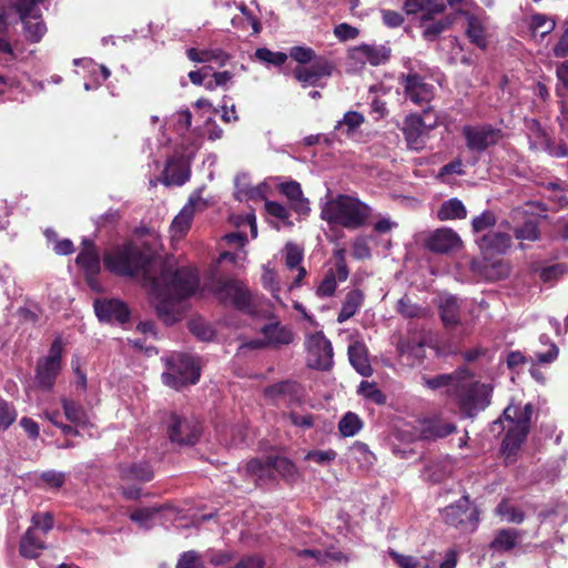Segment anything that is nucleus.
<instances>
[{
	"label": "nucleus",
	"mask_w": 568,
	"mask_h": 568,
	"mask_svg": "<svg viewBox=\"0 0 568 568\" xmlns=\"http://www.w3.org/2000/svg\"><path fill=\"white\" fill-rule=\"evenodd\" d=\"M146 281L152 305L166 325L180 321L184 310L183 301L197 290L200 283L197 273L186 267L174 272L164 270L158 277L146 276Z\"/></svg>",
	"instance_id": "obj_1"
},
{
	"label": "nucleus",
	"mask_w": 568,
	"mask_h": 568,
	"mask_svg": "<svg viewBox=\"0 0 568 568\" xmlns=\"http://www.w3.org/2000/svg\"><path fill=\"white\" fill-rule=\"evenodd\" d=\"M371 215L372 207L356 196L347 194L329 196L328 192L321 201V219L328 225L358 230L366 225Z\"/></svg>",
	"instance_id": "obj_2"
},
{
	"label": "nucleus",
	"mask_w": 568,
	"mask_h": 568,
	"mask_svg": "<svg viewBox=\"0 0 568 568\" xmlns=\"http://www.w3.org/2000/svg\"><path fill=\"white\" fill-rule=\"evenodd\" d=\"M104 266L111 273L121 276H134L145 271L149 256L133 244L116 245L105 252Z\"/></svg>",
	"instance_id": "obj_3"
},
{
	"label": "nucleus",
	"mask_w": 568,
	"mask_h": 568,
	"mask_svg": "<svg viewBox=\"0 0 568 568\" xmlns=\"http://www.w3.org/2000/svg\"><path fill=\"white\" fill-rule=\"evenodd\" d=\"M166 371L162 374L165 386L175 388L194 385L201 375L200 362L196 357L178 353L165 359Z\"/></svg>",
	"instance_id": "obj_4"
},
{
	"label": "nucleus",
	"mask_w": 568,
	"mask_h": 568,
	"mask_svg": "<svg viewBox=\"0 0 568 568\" xmlns=\"http://www.w3.org/2000/svg\"><path fill=\"white\" fill-rule=\"evenodd\" d=\"M442 517L446 525L460 531H474L479 521V510L471 504L469 495L465 494L456 503L446 506Z\"/></svg>",
	"instance_id": "obj_5"
},
{
	"label": "nucleus",
	"mask_w": 568,
	"mask_h": 568,
	"mask_svg": "<svg viewBox=\"0 0 568 568\" xmlns=\"http://www.w3.org/2000/svg\"><path fill=\"white\" fill-rule=\"evenodd\" d=\"M44 1L45 0H14L13 2V7L23 23L24 36L30 42H39L47 32L40 9V6Z\"/></svg>",
	"instance_id": "obj_6"
},
{
	"label": "nucleus",
	"mask_w": 568,
	"mask_h": 568,
	"mask_svg": "<svg viewBox=\"0 0 568 568\" xmlns=\"http://www.w3.org/2000/svg\"><path fill=\"white\" fill-rule=\"evenodd\" d=\"M462 134L467 149L476 155H481L489 148L498 144L504 135L500 129L488 123L465 125Z\"/></svg>",
	"instance_id": "obj_7"
},
{
	"label": "nucleus",
	"mask_w": 568,
	"mask_h": 568,
	"mask_svg": "<svg viewBox=\"0 0 568 568\" xmlns=\"http://www.w3.org/2000/svg\"><path fill=\"white\" fill-rule=\"evenodd\" d=\"M415 429L420 440L436 442L456 433L457 426L443 413L432 412L416 420Z\"/></svg>",
	"instance_id": "obj_8"
},
{
	"label": "nucleus",
	"mask_w": 568,
	"mask_h": 568,
	"mask_svg": "<svg viewBox=\"0 0 568 568\" xmlns=\"http://www.w3.org/2000/svg\"><path fill=\"white\" fill-rule=\"evenodd\" d=\"M63 343L57 337L45 357L38 361L36 379L41 387L51 388L61 371Z\"/></svg>",
	"instance_id": "obj_9"
},
{
	"label": "nucleus",
	"mask_w": 568,
	"mask_h": 568,
	"mask_svg": "<svg viewBox=\"0 0 568 568\" xmlns=\"http://www.w3.org/2000/svg\"><path fill=\"white\" fill-rule=\"evenodd\" d=\"M305 346L310 367L323 371L331 368L333 365V347L322 332L308 335Z\"/></svg>",
	"instance_id": "obj_10"
},
{
	"label": "nucleus",
	"mask_w": 568,
	"mask_h": 568,
	"mask_svg": "<svg viewBox=\"0 0 568 568\" xmlns=\"http://www.w3.org/2000/svg\"><path fill=\"white\" fill-rule=\"evenodd\" d=\"M202 434L201 423L195 417L171 415L168 435L172 443L194 445Z\"/></svg>",
	"instance_id": "obj_11"
},
{
	"label": "nucleus",
	"mask_w": 568,
	"mask_h": 568,
	"mask_svg": "<svg viewBox=\"0 0 568 568\" xmlns=\"http://www.w3.org/2000/svg\"><path fill=\"white\" fill-rule=\"evenodd\" d=\"M217 295L221 301L233 305L235 308L253 313V296L248 288L241 282L231 280L224 282L217 291Z\"/></svg>",
	"instance_id": "obj_12"
},
{
	"label": "nucleus",
	"mask_w": 568,
	"mask_h": 568,
	"mask_svg": "<svg viewBox=\"0 0 568 568\" xmlns=\"http://www.w3.org/2000/svg\"><path fill=\"white\" fill-rule=\"evenodd\" d=\"M334 65L325 58H316L310 65H298L294 69V78L302 87H315L324 78L332 75Z\"/></svg>",
	"instance_id": "obj_13"
},
{
	"label": "nucleus",
	"mask_w": 568,
	"mask_h": 568,
	"mask_svg": "<svg viewBox=\"0 0 568 568\" xmlns=\"http://www.w3.org/2000/svg\"><path fill=\"white\" fill-rule=\"evenodd\" d=\"M399 83L404 88L405 97L417 105L428 103L433 98L434 87L416 72L400 75Z\"/></svg>",
	"instance_id": "obj_14"
},
{
	"label": "nucleus",
	"mask_w": 568,
	"mask_h": 568,
	"mask_svg": "<svg viewBox=\"0 0 568 568\" xmlns=\"http://www.w3.org/2000/svg\"><path fill=\"white\" fill-rule=\"evenodd\" d=\"M202 190L203 187L197 189L191 194L187 203L172 221L171 231L174 236H183L191 225L193 214L206 209L207 202L201 196Z\"/></svg>",
	"instance_id": "obj_15"
},
{
	"label": "nucleus",
	"mask_w": 568,
	"mask_h": 568,
	"mask_svg": "<svg viewBox=\"0 0 568 568\" xmlns=\"http://www.w3.org/2000/svg\"><path fill=\"white\" fill-rule=\"evenodd\" d=\"M94 312L100 322H118L123 324L129 321L128 305L119 298H98L94 301Z\"/></svg>",
	"instance_id": "obj_16"
},
{
	"label": "nucleus",
	"mask_w": 568,
	"mask_h": 568,
	"mask_svg": "<svg viewBox=\"0 0 568 568\" xmlns=\"http://www.w3.org/2000/svg\"><path fill=\"white\" fill-rule=\"evenodd\" d=\"M392 54V49L386 44L363 43L349 50V59L356 63H369L372 65L385 64Z\"/></svg>",
	"instance_id": "obj_17"
},
{
	"label": "nucleus",
	"mask_w": 568,
	"mask_h": 568,
	"mask_svg": "<svg viewBox=\"0 0 568 568\" xmlns=\"http://www.w3.org/2000/svg\"><path fill=\"white\" fill-rule=\"evenodd\" d=\"M471 375L465 367L456 369L452 374H440L433 378L426 379V386L433 389L440 387H453L454 390H474L470 384Z\"/></svg>",
	"instance_id": "obj_18"
},
{
	"label": "nucleus",
	"mask_w": 568,
	"mask_h": 568,
	"mask_svg": "<svg viewBox=\"0 0 568 568\" xmlns=\"http://www.w3.org/2000/svg\"><path fill=\"white\" fill-rule=\"evenodd\" d=\"M429 128L418 114H410L404 121L403 132L409 149L419 150L425 145Z\"/></svg>",
	"instance_id": "obj_19"
},
{
	"label": "nucleus",
	"mask_w": 568,
	"mask_h": 568,
	"mask_svg": "<svg viewBox=\"0 0 568 568\" xmlns=\"http://www.w3.org/2000/svg\"><path fill=\"white\" fill-rule=\"evenodd\" d=\"M119 477L123 481L149 483L154 478L150 463L145 460L121 463L118 466Z\"/></svg>",
	"instance_id": "obj_20"
},
{
	"label": "nucleus",
	"mask_w": 568,
	"mask_h": 568,
	"mask_svg": "<svg viewBox=\"0 0 568 568\" xmlns=\"http://www.w3.org/2000/svg\"><path fill=\"white\" fill-rule=\"evenodd\" d=\"M460 239L456 232L450 229H438L433 232L427 241L426 245L429 251L435 253H448L456 250L460 245Z\"/></svg>",
	"instance_id": "obj_21"
},
{
	"label": "nucleus",
	"mask_w": 568,
	"mask_h": 568,
	"mask_svg": "<svg viewBox=\"0 0 568 568\" xmlns=\"http://www.w3.org/2000/svg\"><path fill=\"white\" fill-rule=\"evenodd\" d=\"M476 243L488 254H504L511 245V236L503 231H488L477 236Z\"/></svg>",
	"instance_id": "obj_22"
},
{
	"label": "nucleus",
	"mask_w": 568,
	"mask_h": 568,
	"mask_svg": "<svg viewBox=\"0 0 568 568\" xmlns=\"http://www.w3.org/2000/svg\"><path fill=\"white\" fill-rule=\"evenodd\" d=\"M47 549L45 537L39 531L28 528L21 536L19 542V554L26 559H37L41 552Z\"/></svg>",
	"instance_id": "obj_23"
},
{
	"label": "nucleus",
	"mask_w": 568,
	"mask_h": 568,
	"mask_svg": "<svg viewBox=\"0 0 568 568\" xmlns=\"http://www.w3.org/2000/svg\"><path fill=\"white\" fill-rule=\"evenodd\" d=\"M490 403L489 393H463L458 399L460 413L465 417H475Z\"/></svg>",
	"instance_id": "obj_24"
},
{
	"label": "nucleus",
	"mask_w": 568,
	"mask_h": 568,
	"mask_svg": "<svg viewBox=\"0 0 568 568\" xmlns=\"http://www.w3.org/2000/svg\"><path fill=\"white\" fill-rule=\"evenodd\" d=\"M454 18L450 16L440 19H434L429 13H423L420 17V27L423 28V38L426 41H435L444 31L453 24Z\"/></svg>",
	"instance_id": "obj_25"
},
{
	"label": "nucleus",
	"mask_w": 568,
	"mask_h": 568,
	"mask_svg": "<svg viewBox=\"0 0 568 568\" xmlns=\"http://www.w3.org/2000/svg\"><path fill=\"white\" fill-rule=\"evenodd\" d=\"M508 424L507 433L501 443V452L509 457L519 450L529 434V429L516 423Z\"/></svg>",
	"instance_id": "obj_26"
},
{
	"label": "nucleus",
	"mask_w": 568,
	"mask_h": 568,
	"mask_svg": "<svg viewBox=\"0 0 568 568\" xmlns=\"http://www.w3.org/2000/svg\"><path fill=\"white\" fill-rule=\"evenodd\" d=\"M280 191L292 202V209L301 214L307 215L311 211L310 202L304 197L301 184L296 181L282 183Z\"/></svg>",
	"instance_id": "obj_27"
},
{
	"label": "nucleus",
	"mask_w": 568,
	"mask_h": 568,
	"mask_svg": "<svg viewBox=\"0 0 568 568\" xmlns=\"http://www.w3.org/2000/svg\"><path fill=\"white\" fill-rule=\"evenodd\" d=\"M348 358L352 366L362 376L367 377L372 374L373 368L367 356V348L363 342L355 341L348 345Z\"/></svg>",
	"instance_id": "obj_28"
},
{
	"label": "nucleus",
	"mask_w": 568,
	"mask_h": 568,
	"mask_svg": "<svg viewBox=\"0 0 568 568\" xmlns=\"http://www.w3.org/2000/svg\"><path fill=\"white\" fill-rule=\"evenodd\" d=\"M83 251L77 256V264L85 271V274L98 275L101 268L100 256L91 241L83 240Z\"/></svg>",
	"instance_id": "obj_29"
},
{
	"label": "nucleus",
	"mask_w": 568,
	"mask_h": 568,
	"mask_svg": "<svg viewBox=\"0 0 568 568\" xmlns=\"http://www.w3.org/2000/svg\"><path fill=\"white\" fill-rule=\"evenodd\" d=\"M164 174L166 184L183 185L190 178V170L184 161L171 158L168 160Z\"/></svg>",
	"instance_id": "obj_30"
},
{
	"label": "nucleus",
	"mask_w": 568,
	"mask_h": 568,
	"mask_svg": "<svg viewBox=\"0 0 568 568\" xmlns=\"http://www.w3.org/2000/svg\"><path fill=\"white\" fill-rule=\"evenodd\" d=\"M267 345H287L293 341L292 332L278 322L270 323L262 328Z\"/></svg>",
	"instance_id": "obj_31"
},
{
	"label": "nucleus",
	"mask_w": 568,
	"mask_h": 568,
	"mask_svg": "<svg viewBox=\"0 0 568 568\" xmlns=\"http://www.w3.org/2000/svg\"><path fill=\"white\" fill-rule=\"evenodd\" d=\"M459 301L457 297L448 295L442 298L439 305L440 318L446 327H455L460 322Z\"/></svg>",
	"instance_id": "obj_32"
},
{
	"label": "nucleus",
	"mask_w": 568,
	"mask_h": 568,
	"mask_svg": "<svg viewBox=\"0 0 568 568\" xmlns=\"http://www.w3.org/2000/svg\"><path fill=\"white\" fill-rule=\"evenodd\" d=\"M397 349L400 358L408 365L420 363L425 357V345L423 342H399Z\"/></svg>",
	"instance_id": "obj_33"
},
{
	"label": "nucleus",
	"mask_w": 568,
	"mask_h": 568,
	"mask_svg": "<svg viewBox=\"0 0 568 568\" xmlns=\"http://www.w3.org/2000/svg\"><path fill=\"white\" fill-rule=\"evenodd\" d=\"M365 122V116L356 111H348L343 119L337 121L334 131L338 134L352 138L358 128Z\"/></svg>",
	"instance_id": "obj_34"
},
{
	"label": "nucleus",
	"mask_w": 568,
	"mask_h": 568,
	"mask_svg": "<svg viewBox=\"0 0 568 568\" xmlns=\"http://www.w3.org/2000/svg\"><path fill=\"white\" fill-rule=\"evenodd\" d=\"M519 536L520 535L516 529H500L497 531L494 540L490 542V548L499 552L509 551L516 547Z\"/></svg>",
	"instance_id": "obj_35"
},
{
	"label": "nucleus",
	"mask_w": 568,
	"mask_h": 568,
	"mask_svg": "<svg viewBox=\"0 0 568 568\" xmlns=\"http://www.w3.org/2000/svg\"><path fill=\"white\" fill-rule=\"evenodd\" d=\"M467 215V210L457 197L449 199L442 203L437 216L440 221L462 220Z\"/></svg>",
	"instance_id": "obj_36"
},
{
	"label": "nucleus",
	"mask_w": 568,
	"mask_h": 568,
	"mask_svg": "<svg viewBox=\"0 0 568 568\" xmlns=\"http://www.w3.org/2000/svg\"><path fill=\"white\" fill-rule=\"evenodd\" d=\"M532 412L534 409L530 403L526 404L523 409L510 404L505 408L503 416L508 423H516L519 426H525L530 429Z\"/></svg>",
	"instance_id": "obj_37"
},
{
	"label": "nucleus",
	"mask_w": 568,
	"mask_h": 568,
	"mask_svg": "<svg viewBox=\"0 0 568 568\" xmlns=\"http://www.w3.org/2000/svg\"><path fill=\"white\" fill-rule=\"evenodd\" d=\"M363 293L359 290H353L346 294L341 312L337 316L338 323H344L356 314L363 303Z\"/></svg>",
	"instance_id": "obj_38"
},
{
	"label": "nucleus",
	"mask_w": 568,
	"mask_h": 568,
	"mask_svg": "<svg viewBox=\"0 0 568 568\" xmlns=\"http://www.w3.org/2000/svg\"><path fill=\"white\" fill-rule=\"evenodd\" d=\"M534 126L536 128V138L540 140L539 144L546 152L555 158L568 156V148L565 143H555L551 141L546 132L540 128L539 123L534 122Z\"/></svg>",
	"instance_id": "obj_39"
},
{
	"label": "nucleus",
	"mask_w": 568,
	"mask_h": 568,
	"mask_svg": "<svg viewBox=\"0 0 568 568\" xmlns=\"http://www.w3.org/2000/svg\"><path fill=\"white\" fill-rule=\"evenodd\" d=\"M271 462L272 471L276 470L285 481L293 484L297 480L298 470L292 460L282 456H272Z\"/></svg>",
	"instance_id": "obj_40"
},
{
	"label": "nucleus",
	"mask_w": 568,
	"mask_h": 568,
	"mask_svg": "<svg viewBox=\"0 0 568 568\" xmlns=\"http://www.w3.org/2000/svg\"><path fill=\"white\" fill-rule=\"evenodd\" d=\"M467 37L469 40L476 44L480 49L486 48V38H485V29L480 22V20L473 16L467 13V29H466Z\"/></svg>",
	"instance_id": "obj_41"
},
{
	"label": "nucleus",
	"mask_w": 568,
	"mask_h": 568,
	"mask_svg": "<svg viewBox=\"0 0 568 568\" xmlns=\"http://www.w3.org/2000/svg\"><path fill=\"white\" fill-rule=\"evenodd\" d=\"M362 427V419L353 412H347L338 422V430L343 437H352L356 435Z\"/></svg>",
	"instance_id": "obj_42"
},
{
	"label": "nucleus",
	"mask_w": 568,
	"mask_h": 568,
	"mask_svg": "<svg viewBox=\"0 0 568 568\" xmlns=\"http://www.w3.org/2000/svg\"><path fill=\"white\" fill-rule=\"evenodd\" d=\"M272 456H267L265 459L252 458L246 464V471L251 475L256 476L260 479L272 477Z\"/></svg>",
	"instance_id": "obj_43"
},
{
	"label": "nucleus",
	"mask_w": 568,
	"mask_h": 568,
	"mask_svg": "<svg viewBox=\"0 0 568 568\" xmlns=\"http://www.w3.org/2000/svg\"><path fill=\"white\" fill-rule=\"evenodd\" d=\"M54 526V517L50 511L45 513H36L31 517V526L30 529L34 531H39L41 536L47 538L49 531L53 529Z\"/></svg>",
	"instance_id": "obj_44"
},
{
	"label": "nucleus",
	"mask_w": 568,
	"mask_h": 568,
	"mask_svg": "<svg viewBox=\"0 0 568 568\" xmlns=\"http://www.w3.org/2000/svg\"><path fill=\"white\" fill-rule=\"evenodd\" d=\"M496 513L513 524H521L525 519V513L518 507L513 506L507 499H503L498 504Z\"/></svg>",
	"instance_id": "obj_45"
},
{
	"label": "nucleus",
	"mask_w": 568,
	"mask_h": 568,
	"mask_svg": "<svg viewBox=\"0 0 568 568\" xmlns=\"http://www.w3.org/2000/svg\"><path fill=\"white\" fill-rule=\"evenodd\" d=\"M514 234L517 240L535 242L539 240L538 222L527 220L514 230Z\"/></svg>",
	"instance_id": "obj_46"
},
{
	"label": "nucleus",
	"mask_w": 568,
	"mask_h": 568,
	"mask_svg": "<svg viewBox=\"0 0 568 568\" xmlns=\"http://www.w3.org/2000/svg\"><path fill=\"white\" fill-rule=\"evenodd\" d=\"M397 312L406 318H420L427 314L424 307L413 303L407 296L397 302Z\"/></svg>",
	"instance_id": "obj_47"
},
{
	"label": "nucleus",
	"mask_w": 568,
	"mask_h": 568,
	"mask_svg": "<svg viewBox=\"0 0 568 568\" xmlns=\"http://www.w3.org/2000/svg\"><path fill=\"white\" fill-rule=\"evenodd\" d=\"M255 58L267 65L281 67L286 62L288 55L284 52H273L267 48H258L255 51Z\"/></svg>",
	"instance_id": "obj_48"
},
{
	"label": "nucleus",
	"mask_w": 568,
	"mask_h": 568,
	"mask_svg": "<svg viewBox=\"0 0 568 568\" xmlns=\"http://www.w3.org/2000/svg\"><path fill=\"white\" fill-rule=\"evenodd\" d=\"M62 404L68 420L75 425H84L87 423V413L82 406L65 398L62 400Z\"/></svg>",
	"instance_id": "obj_49"
},
{
	"label": "nucleus",
	"mask_w": 568,
	"mask_h": 568,
	"mask_svg": "<svg viewBox=\"0 0 568 568\" xmlns=\"http://www.w3.org/2000/svg\"><path fill=\"white\" fill-rule=\"evenodd\" d=\"M568 271V267L564 263H555L548 266L540 267L537 270L539 278L544 283L552 284L560 276H562Z\"/></svg>",
	"instance_id": "obj_50"
},
{
	"label": "nucleus",
	"mask_w": 568,
	"mask_h": 568,
	"mask_svg": "<svg viewBox=\"0 0 568 568\" xmlns=\"http://www.w3.org/2000/svg\"><path fill=\"white\" fill-rule=\"evenodd\" d=\"M530 27L535 32L540 31V36L544 38L555 29L556 22L546 14L536 13L531 17Z\"/></svg>",
	"instance_id": "obj_51"
},
{
	"label": "nucleus",
	"mask_w": 568,
	"mask_h": 568,
	"mask_svg": "<svg viewBox=\"0 0 568 568\" xmlns=\"http://www.w3.org/2000/svg\"><path fill=\"white\" fill-rule=\"evenodd\" d=\"M175 568H205V565L196 550H187L180 555Z\"/></svg>",
	"instance_id": "obj_52"
},
{
	"label": "nucleus",
	"mask_w": 568,
	"mask_h": 568,
	"mask_svg": "<svg viewBox=\"0 0 568 568\" xmlns=\"http://www.w3.org/2000/svg\"><path fill=\"white\" fill-rule=\"evenodd\" d=\"M539 342L542 345H549V349L546 353L536 352L535 357L538 363L548 364L554 362L558 356V347L556 344L551 343L550 337L547 334H541L539 337Z\"/></svg>",
	"instance_id": "obj_53"
},
{
	"label": "nucleus",
	"mask_w": 568,
	"mask_h": 568,
	"mask_svg": "<svg viewBox=\"0 0 568 568\" xmlns=\"http://www.w3.org/2000/svg\"><path fill=\"white\" fill-rule=\"evenodd\" d=\"M189 328L201 341H211L214 337L213 328L202 320L190 321Z\"/></svg>",
	"instance_id": "obj_54"
},
{
	"label": "nucleus",
	"mask_w": 568,
	"mask_h": 568,
	"mask_svg": "<svg viewBox=\"0 0 568 568\" xmlns=\"http://www.w3.org/2000/svg\"><path fill=\"white\" fill-rule=\"evenodd\" d=\"M160 511L156 507H143L130 514V519L141 527H148L152 518Z\"/></svg>",
	"instance_id": "obj_55"
},
{
	"label": "nucleus",
	"mask_w": 568,
	"mask_h": 568,
	"mask_svg": "<svg viewBox=\"0 0 568 568\" xmlns=\"http://www.w3.org/2000/svg\"><path fill=\"white\" fill-rule=\"evenodd\" d=\"M495 223V214L490 211H484L480 215L473 219L471 226L475 233H481L493 227Z\"/></svg>",
	"instance_id": "obj_56"
},
{
	"label": "nucleus",
	"mask_w": 568,
	"mask_h": 568,
	"mask_svg": "<svg viewBox=\"0 0 568 568\" xmlns=\"http://www.w3.org/2000/svg\"><path fill=\"white\" fill-rule=\"evenodd\" d=\"M302 260H303L302 248L294 243H287L285 245V264H286V266L291 270L298 267Z\"/></svg>",
	"instance_id": "obj_57"
},
{
	"label": "nucleus",
	"mask_w": 568,
	"mask_h": 568,
	"mask_svg": "<svg viewBox=\"0 0 568 568\" xmlns=\"http://www.w3.org/2000/svg\"><path fill=\"white\" fill-rule=\"evenodd\" d=\"M16 409L0 398V432L8 429L16 420Z\"/></svg>",
	"instance_id": "obj_58"
},
{
	"label": "nucleus",
	"mask_w": 568,
	"mask_h": 568,
	"mask_svg": "<svg viewBox=\"0 0 568 568\" xmlns=\"http://www.w3.org/2000/svg\"><path fill=\"white\" fill-rule=\"evenodd\" d=\"M290 57L300 64H306L315 60V52L308 47L296 45L291 48Z\"/></svg>",
	"instance_id": "obj_59"
},
{
	"label": "nucleus",
	"mask_w": 568,
	"mask_h": 568,
	"mask_svg": "<svg viewBox=\"0 0 568 568\" xmlns=\"http://www.w3.org/2000/svg\"><path fill=\"white\" fill-rule=\"evenodd\" d=\"M40 480L50 488L59 489L65 483V475L61 471L45 470L40 474Z\"/></svg>",
	"instance_id": "obj_60"
},
{
	"label": "nucleus",
	"mask_w": 568,
	"mask_h": 568,
	"mask_svg": "<svg viewBox=\"0 0 568 568\" xmlns=\"http://www.w3.org/2000/svg\"><path fill=\"white\" fill-rule=\"evenodd\" d=\"M556 75L559 84L556 92L559 98H565L568 92V61L560 63L556 69Z\"/></svg>",
	"instance_id": "obj_61"
},
{
	"label": "nucleus",
	"mask_w": 568,
	"mask_h": 568,
	"mask_svg": "<svg viewBox=\"0 0 568 568\" xmlns=\"http://www.w3.org/2000/svg\"><path fill=\"white\" fill-rule=\"evenodd\" d=\"M174 129L179 134H184L191 126L192 114L189 110H180L172 116Z\"/></svg>",
	"instance_id": "obj_62"
},
{
	"label": "nucleus",
	"mask_w": 568,
	"mask_h": 568,
	"mask_svg": "<svg viewBox=\"0 0 568 568\" xmlns=\"http://www.w3.org/2000/svg\"><path fill=\"white\" fill-rule=\"evenodd\" d=\"M265 210L271 216L276 217L283 223L287 222L291 215L286 206L275 201H266Z\"/></svg>",
	"instance_id": "obj_63"
},
{
	"label": "nucleus",
	"mask_w": 568,
	"mask_h": 568,
	"mask_svg": "<svg viewBox=\"0 0 568 568\" xmlns=\"http://www.w3.org/2000/svg\"><path fill=\"white\" fill-rule=\"evenodd\" d=\"M388 554L399 568H418L420 566L419 560L413 556L402 555L392 549Z\"/></svg>",
	"instance_id": "obj_64"
}]
</instances>
